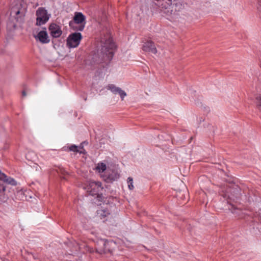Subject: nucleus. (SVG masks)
<instances>
[{"label":"nucleus","mask_w":261,"mask_h":261,"mask_svg":"<svg viewBox=\"0 0 261 261\" xmlns=\"http://www.w3.org/2000/svg\"><path fill=\"white\" fill-rule=\"evenodd\" d=\"M6 177V175L3 173L1 170H0V179L2 181H3L4 179H5V178Z\"/></svg>","instance_id":"4be33fe9"},{"label":"nucleus","mask_w":261,"mask_h":261,"mask_svg":"<svg viewBox=\"0 0 261 261\" xmlns=\"http://www.w3.org/2000/svg\"><path fill=\"white\" fill-rule=\"evenodd\" d=\"M101 53L102 55V60L111 61L114 55V49L115 48V44L109 33H107L104 37H101Z\"/></svg>","instance_id":"f03ea898"},{"label":"nucleus","mask_w":261,"mask_h":261,"mask_svg":"<svg viewBox=\"0 0 261 261\" xmlns=\"http://www.w3.org/2000/svg\"><path fill=\"white\" fill-rule=\"evenodd\" d=\"M96 169L99 173H101V175L107 171L106 165L102 162L97 164Z\"/></svg>","instance_id":"2eb2a0df"},{"label":"nucleus","mask_w":261,"mask_h":261,"mask_svg":"<svg viewBox=\"0 0 261 261\" xmlns=\"http://www.w3.org/2000/svg\"><path fill=\"white\" fill-rule=\"evenodd\" d=\"M142 49L145 52L150 53L153 54L157 53V49L155 46L154 43L148 40L144 42L142 46Z\"/></svg>","instance_id":"9b49d317"},{"label":"nucleus","mask_w":261,"mask_h":261,"mask_svg":"<svg viewBox=\"0 0 261 261\" xmlns=\"http://www.w3.org/2000/svg\"><path fill=\"white\" fill-rule=\"evenodd\" d=\"M50 35L54 38L59 37L62 34V31L59 25L51 23L49 27Z\"/></svg>","instance_id":"f8f14e48"},{"label":"nucleus","mask_w":261,"mask_h":261,"mask_svg":"<svg viewBox=\"0 0 261 261\" xmlns=\"http://www.w3.org/2000/svg\"><path fill=\"white\" fill-rule=\"evenodd\" d=\"M35 37L36 40H38L41 43L43 44L47 43L50 41L47 32L45 30L40 31Z\"/></svg>","instance_id":"ddd939ff"},{"label":"nucleus","mask_w":261,"mask_h":261,"mask_svg":"<svg viewBox=\"0 0 261 261\" xmlns=\"http://www.w3.org/2000/svg\"><path fill=\"white\" fill-rule=\"evenodd\" d=\"M127 184H128V189L130 190H133L134 188V187L133 185V179L132 177H128Z\"/></svg>","instance_id":"a211bd4d"},{"label":"nucleus","mask_w":261,"mask_h":261,"mask_svg":"<svg viewBox=\"0 0 261 261\" xmlns=\"http://www.w3.org/2000/svg\"><path fill=\"white\" fill-rule=\"evenodd\" d=\"M3 181L12 186H16L17 185V181L13 178L8 177L7 175L6 177L4 179Z\"/></svg>","instance_id":"dca6fc26"},{"label":"nucleus","mask_w":261,"mask_h":261,"mask_svg":"<svg viewBox=\"0 0 261 261\" xmlns=\"http://www.w3.org/2000/svg\"><path fill=\"white\" fill-rule=\"evenodd\" d=\"M6 191V187L0 183V200L4 201L5 198H3V196Z\"/></svg>","instance_id":"f3484780"},{"label":"nucleus","mask_w":261,"mask_h":261,"mask_svg":"<svg viewBox=\"0 0 261 261\" xmlns=\"http://www.w3.org/2000/svg\"><path fill=\"white\" fill-rule=\"evenodd\" d=\"M110 213L109 211L105 208H100L96 212V217L97 219L101 220L103 222L106 221V217L108 216Z\"/></svg>","instance_id":"4468645a"},{"label":"nucleus","mask_w":261,"mask_h":261,"mask_svg":"<svg viewBox=\"0 0 261 261\" xmlns=\"http://www.w3.org/2000/svg\"><path fill=\"white\" fill-rule=\"evenodd\" d=\"M102 248H96V251L99 254L106 253L107 252L112 253L117 247V244L113 241L100 240L99 243Z\"/></svg>","instance_id":"0eeeda50"},{"label":"nucleus","mask_w":261,"mask_h":261,"mask_svg":"<svg viewBox=\"0 0 261 261\" xmlns=\"http://www.w3.org/2000/svg\"><path fill=\"white\" fill-rule=\"evenodd\" d=\"M227 203L228 205H229V204H228V202H227ZM228 208H230L229 206H228Z\"/></svg>","instance_id":"bb28decb"},{"label":"nucleus","mask_w":261,"mask_h":261,"mask_svg":"<svg viewBox=\"0 0 261 261\" xmlns=\"http://www.w3.org/2000/svg\"><path fill=\"white\" fill-rule=\"evenodd\" d=\"M36 24L40 26L45 24L50 17V14L43 7H39L36 12Z\"/></svg>","instance_id":"20e7f679"},{"label":"nucleus","mask_w":261,"mask_h":261,"mask_svg":"<svg viewBox=\"0 0 261 261\" xmlns=\"http://www.w3.org/2000/svg\"><path fill=\"white\" fill-rule=\"evenodd\" d=\"M132 17L133 18L135 21L138 20L142 21V16H140V14H138L136 13L135 11L133 12Z\"/></svg>","instance_id":"6ab92c4d"},{"label":"nucleus","mask_w":261,"mask_h":261,"mask_svg":"<svg viewBox=\"0 0 261 261\" xmlns=\"http://www.w3.org/2000/svg\"><path fill=\"white\" fill-rule=\"evenodd\" d=\"M82 36L81 33L75 32L70 34L67 39V46L69 48L76 47L80 44Z\"/></svg>","instance_id":"6e6552de"},{"label":"nucleus","mask_w":261,"mask_h":261,"mask_svg":"<svg viewBox=\"0 0 261 261\" xmlns=\"http://www.w3.org/2000/svg\"><path fill=\"white\" fill-rule=\"evenodd\" d=\"M107 89L110 90L113 94H118L122 100H123L126 96V93L124 90L119 87H116L114 84H109L107 86Z\"/></svg>","instance_id":"9d476101"},{"label":"nucleus","mask_w":261,"mask_h":261,"mask_svg":"<svg viewBox=\"0 0 261 261\" xmlns=\"http://www.w3.org/2000/svg\"><path fill=\"white\" fill-rule=\"evenodd\" d=\"M257 9L259 12L260 17H261V0H258L257 5Z\"/></svg>","instance_id":"412c9836"},{"label":"nucleus","mask_w":261,"mask_h":261,"mask_svg":"<svg viewBox=\"0 0 261 261\" xmlns=\"http://www.w3.org/2000/svg\"><path fill=\"white\" fill-rule=\"evenodd\" d=\"M69 150H70V151H72L73 152H80L79 150H78L77 146L75 145H72L70 146L69 147Z\"/></svg>","instance_id":"aec40b11"},{"label":"nucleus","mask_w":261,"mask_h":261,"mask_svg":"<svg viewBox=\"0 0 261 261\" xmlns=\"http://www.w3.org/2000/svg\"><path fill=\"white\" fill-rule=\"evenodd\" d=\"M4 261H8L7 259H4Z\"/></svg>","instance_id":"cd10ccee"},{"label":"nucleus","mask_w":261,"mask_h":261,"mask_svg":"<svg viewBox=\"0 0 261 261\" xmlns=\"http://www.w3.org/2000/svg\"><path fill=\"white\" fill-rule=\"evenodd\" d=\"M22 96H26L27 94L25 93V92L24 91H23L22 92Z\"/></svg>","instance_id":"393cba45"},{"label":"nucleus","mask_w":261,"mask_h":261,"mask_svg":"<svg viewBox=\"0 0 261 261\" xmlns=\"http://www.w3.org/2000/svg\"><path fill=\"white\" fill-rule=\"evenodd\" d=\"M256 100L259 101V102H261V94H259V95H258L256 98Z\"/></svg>","instance_id":"b1692460"},{"label":"nucleus","mask_w":261,"mask_h":261,"mask_svg":"<svg viewBox=\"0 0 261 261\" xmlns=\"http://www.w3.org/2000/svg\"><path fill=\"white\" fill-rule=\"evenodd\" d=\"M225 196H228V198H231V197H230V195H227V194H226V195H225Z\"/></svg>","instance_id":"a878e982"},{"label":"nucleus","mask_w":261,"mask_h":261,"mask_svg":"<svg viewBox=\"0 0 261 261\" xmlns=\"http://www.w3.org/2000/svg\"><path fill=\"white\" fill-rule=\"evenodd\" d=\"M257 108L261 111V102H258L256 103Z\"/></svg>","instance_id":"5701e85b"},{"label":"nucleus","mask_w":261,"mask_h":261,"mask_svg":"<svg viewBox=\"0 0 261 261\" xmlns=\"http://www.w3.org/2000/svg\"><path fill=\"white\" fill-rule=\"evenodd\" d=\"M152 7V14L159 13L171 21L177 20L184 7L181 0H154Z\"/></svg>","instance_id":"f257e3e1"},{"label":"nucleus","mask_w":261,"mask_h":261,"mask_svg":"<svg viewBox=\"0 0 261 261\" xmlns=\"http://www.w3.org/2000/svg\"><path fill=\"white\" fill-rule=\"evenodd\" d=\"M85 189L89 194L92 196H98L103 188L101 183L99 181H89Z\"/></svg>","instance_id":"423d86ee"},{"label":"nucleus","mask_w":261,"mask_h":261,"mask_svg":"<svg viewBox=\"0 0 261 261\" xmlns=\"http://www.w3.org/2000/svg\"><path fill=\"white\" fill-rule=\"evenodd\" d=\"M86 24V17L82 12H75L73 21H70L69 26L73 30L82 31Z\"/></svg>","instance_id":"7ed1b4c3"},{"label":"nucleus","mask_w":261,"mask_h":261,"mask_svg":"<svg viewBox=\"0 0 261 261\" xmlns=\"http://www.w3.org/2000/svg\"><path fill=\"white\" fill-rule=\"evenodd\" d=\"M27 9L23 7L20 3L16 7H13L11 11V15L15 17L18 23H21L24 21V16L26 13Z\"/></svg>","instance_id":"39448f33"},{"label":"nucleus","mask_w":261,"mask_h":261,"mask_svg":"<svg viewBox=\"0 0 261 261\" xmlns=\"http://www.w3.org/2000/svg\"><path fill=\"white\" fill-rule=\"evenodd\" d=\"M101 177L106 182H112L117 180L119 178L120 174L116 171H110L107 170L106 172H105L103 174L101 175Z\"/></svg>","instance_id":"1a4fd4ad"}]
</instances>
